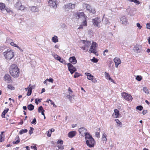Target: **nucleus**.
I'll use <instances>...</instances> for the list:
<instances>
[{"instance_id": "1", "label": "nucleus", "mask_w": 150, "mask_h": 150, "mask_svg": "<svg viewBox=\"0 0 150 150\" xmlns=\"http://www.w3.org/2000/svg\"><path fill=\"white\" fill-rule=\"evenodd\" d=\"M85 139L86 140V143L90 147H93L95 143L94 139L89 133L87 132L85 135Z\"/></svg>"}, {"instance_id": "2", "label": "nucleus", "mask_w": 150, "mask_h": 150, "mask_svg": "<svg viewBox=\"0 0 150 150\" xmlns=\"http://www.w3.org/2000/svg\"><path fill=\"white\" fill-rule=\"evenodd\" d=\"M10 73L11 75L14 77H17L19 76V69L17 65L13 64L10 67Z\"/></svg>"}, {"instance_id": "3", "label": "nucleus", "mask_w": 150, "mask_h": 150, "mask_svg": "<svg viewBox=\"0 0 150 150\" xmlns=\"http://www.w3.org/2000/svg\"><path fill=\"white\" fill-rule=\"evenodd\" d=\"M5 58L7 60H10L14 57V52L12 50L8 49L3 53Z\"/></svg>"}, {"instance_id": "4", "label": "nucleus", "mask_w": 150, "mask_h": 150, "mask_svg": "<svg viewBox=\"0 0 150 150\" xmlns=\"http://www.w3.org/2000/svg\"><path fill=\"white\" fill-rule=\"evenodd\" d=\"M75 5L71 3L67 4L65 5L63 7V9L67 11H69L70 10L74 8Z\"/></svg>"}, {"instance_id": "5", "label": "nucleus", "mask_w": 150, "mask_h": 150, "mask_svg": "<svg viewBox=\"0 0 150 150\" xmlns=\"http://www.w3.org/2000/svg\"><path fill=\"white\" fill-rule=\"evenodd\" d=\"M92 22L93 25L95 26L100 28V26L99 24L101 22V20L100 18L97 17L92 19Z\"/></svg>"}, {"instance_id": "6", "label": "nucleus", "mask_w": 150, "mask_h": 150, "mask_svg": "<svg viewBox=\"0 0 150 150\" xmlns=\"http://www.w3.org/2000/svg\"><path fill=\"white\" fill-rule=\"evenodd\" d=\"M121 95L125 99L130 101L132 100V98L130 94H128L126 93H122Z\"/></svg>"}, {"instance_id": "7", "label": "nucleus", "mask_w": 150, "mask_h": 150, "mask_svg": "<svg viewBox=\"0 0 150 150\" xmlns=\"http://www.w3.org/2000/svg\"><path fill=\"white\" fill-rule=\"evenodd\" d=\"M69 71L70 73L72 74L74 72L76 71V68L70 63H68L67 64Z\"/></svg>"}, {"instance_id": "8", "label": "nucleus", "mask_w": 150, "mask_h": 150, "mask_svg": "<svg viewBox=\"0 0 150 150\" xmlns=\"http://www.w3.org/2000/svg\"><path fill=\"white\" fill-rule=\"evenodd\" d=\"M133 50L134 52L136 53H141L143 51L142 46L140 45H137L135 46Z\"/></svg>"}, {"instance_id": "9", "label": "nucleus", "mask_w": 150, "mask_h": 150, "mask_svg": "<svg viewBox=\"0 0 150 150\" xmlns=\"http://www.w3.org/2000/svg\"><path fill=\"white\" fill-rule=\"evenodd\" d=\"M57 0H50L48 1V4L50 6L54 8H56L57 7L56 4Z\"/></svg>"}, {"instance_id": "10", "label": "nucleus", "mask_w": 150, "mask_h": 150, "mask_svg": "<svg viewBox=\"0 0 150 150\" xmlns=\"http://www.w3.org/2000/svg\"><path fill=\"white\" fill-rule=\"evenodd\" d=\"M74 16L76 18H77L78 19H79V18H81L82 17H83L85 19L86 17V16H85V14L83 12L75 13L74 14Z\"/></svg>"}, {"instance_id": "11", "label": "nucleus", "mask_w": 150, "mask_h": 150, "mask_svg": "<svg viewBox=\"0 0 150 150\" xmlns=\"http://www.w3.org/2000/svg\"><path fill=\"white\" fill-rule=\"evenodd\" d=\"M126 11L129 15H130L131 16H133V13L134 11H136L135 8H131L129 7V8H127Z\"/></svg>"}, {"instance_id": "12", "label": "nucleus", "mask_w": 150, "mask_h": 150, "mask_svg": "<svg viewBox=\"0 0 150 150\" xmlns=\"http://www.w3.org/2000/svg\"><path fill=\"white\" fill-rule=\"evenodd\" d=\"M69 61L70 63L73 64H76L77 62V60L74 56L70 57L69 59Z\"/></svg>"}, {"instance_id": "13", "label": "nucleus", "mask_w": 150, "mask_h": 150, "mask_svg": "<svg viewBox=\"0 0 150 150\" xmlns=\"http://www.w3.org/2000/svg\"><path fill=\"white\" fill-rule=\"evenodd\" d=\"M79 131L80 133L82 136H83L84 134L85 135L87 133V129L83 127H81L79 128Z\"/></svg>"}, {"instance_id": "14", "label": "nucleus", "mask_w": 150, "mask_h": 150, "mask_svg": "<svg viewBox=\"0 0 150 150\" xmlns=\"http://www.w3.org/2000/svg\"><path fill=\"white\" fill-rule=\"evenodd\" d=\"M4 78L5 80L7 83H9L12 81L10 76L8 74H6L5 75Z\"/></svg>"}, {"instance_id": "15", "label": "nucleus", "mask_w": 150, "mask_h": 150, "mask_svg": "<svg viewBox=\"0 0 150 150\" xmlns=\"http://www.w3.org/2000/svg\"><path fill=\"white\" fill-rule=\"evenodd\" d=\"M120 21L122 22V23L124 25H126L128 23L127 18L125 16L122 17L120 18Z\"/></svg>"}, {"instance_id": "16", "label": "nucleus", "mask_w": 150, "mask_h": 150, "mask_svg": "<svg viewBox=\"0 0 150 150\" xmlns=\"http://www.w3.org/2000/svg\"><path fill=\"white\" fill-rule=\"evenodd\" d=\"M76 133L75 131H71L68 133V136L69 138H72L76 135Z\"/></svg>"}, {"instance_id": "17", "label": "nucleus", "mask_w": 150, "mask_h": 150, "mask_svg": "<svg viewBox=\"0 0 150 150\" xmlns=\"http://www.w3.org/2000/svg\"><path fill=\"white\" fill-rule=\"evenodd\" d=\"M105 77L106 79H108L109 80H110L113 83H115V82H114V80L110 77V76L108 73L106 72H105Z\"/></svg>"}, {"instance_id": "18", "label": "nucleus", "mask_w": 150, "mask_h": 150, "mask_svg": "<svg viewBox=\"0 0 150 150\" xmlns=\"http://www.w3.org/2000/svg\"><path fill=\"white\" fill-rule=\"evenodd\" d=\"M114 113L112 114V116L115 118L118 117L119 115V111L117 109H115L114 111Z\"/></svg>"}, {"instance_id": "19", "label": "nucleus", "mask_w": 150, "mask_h": 150, "mask_svg": "<svg viewBox=\"0 0 150 150\" xmlns=\"http://www.w3.org/2000/svg\"><path fill=\"white\" fill-rule=\"evenodd\" d=\"M21 3L19 1H18L14 5V7L17 10L21 6Z\"/></svg>"}, {"instance_id": "20", "label": "nucleus", "mask_w": 150, "mask_h": 150, "mask_svg": "<svg viewBox=\"0 0 150 150\" xmlns=\"http://www.w3.org/2000/svg\"><path fill=\"white\" fill-rule=\"evenodd\" d=\"M31 11L33 12H36L38 11V8L37 6H33L30 8Z\"/></svg>"}, {"instance_id": "21", "label": "nucleus", "mask_w": 150, "mask_h": 150, "mask_svg": "<svg viewBox=\"0 0 150 150\" xmlns=\"http://www.w3.org/2000/svg\"><path fill=\"white\" fill-rule=\"evenodd\" d=\"M85 74L87 76V78L89 80H91L93 77V76L89 73H86Z\"/></svg>"}, {"instance_id": "22", "label": "nucleus", "mask_w": 150, "mask_h": 150, "mask_svg": "<svg viewBox=\"0 0 150 150\" xmlns=\"http://www.w3.org/2000/svg\"><path fill=\"white\" fill-rule=\"evenodd\" d=\"M55 130L53 128L50 129L48 132L47 133V136L48 137H50L51 136V133L52 132H54Z\"/></svg>"}, {"instance_id": "23", "label": "nucleus", "mask_w": 150, "mask_h": 150, "mask_svg": "<svg viewBox=\"0 0 150 150\" xmlns=\"http://www.w3.org/2000/svg\"><path fill=\"white\" fill-rule=\"evenodd\" d=\"M114 61L115 63L120 64L121 63V61L120 59L117 57H115L114 58Z\"/></svg>"}, {"instance_id": "24", "label": "nucleus", "mask_w": 150, "mask_h": 150, "mask_svg": "<svg viewBox=\"0 0 150 150\" xmlns=\"http://www.w3.org/2000/svg\"><path fill=\"white\" fill-rule=\"evenodd\" d=\"M83 6L84 8H86V9L88 10H89V9L91 8V7L90 5L86 4H83Z\"/></svg>"}, {"instance_id": "25", "label": "nucleus", "mask_w": 150, "mask_h": 150, "mask_svg": "<svg viewBox=\"0 0 150 150\" xmlns=\"http://www.w3.org/2000/svg\"><path fill=\"white\" fill-rule=\"evenodd\" d=\"M52 42L54 43H56L58 42L57 37L55 35H54L52 38Z\"/></svg>"}, {"instance_id": "26", "label": "nucleus", "mask_w": 150, "mask_h": 150, "mask_svg": "<svg viewBox=\"0 0 150 150\" xmlns=\"http://www.w3.org/2000/svg\"><path fill=\"white\" fill-rule=\"evenodd\" d=\"M34 106L32 104L28 105V109L30 110L31 111L33 110Z\"/></svg>"}, {"instance_id": "27", "label": "nucleus", "mask_w": 150, "mask_h": 150, "mask_svg": "<svg viewBox=\"0 0 150 150\" xmlns=\"http://www.w3.org/2000/svg\"><path fill=\"white\" fill-rule=\"evenodd\" d=\"M8 110L9 109L8 108H7L6 109L4 110L1 115L2 117H4L6 114L8 112Z\"/></svg>"}, {"instance_id": "28", "label": "nucleus", "mask_w": 150, "mask_h": 150, "mask_svg": "<svg viewBox=\"0 0 150 150\" xmlns=\"http://www.w3.org/2000/svg\"><path fill=\"white\" fill-rule=\"evenodd\" d=\"M96 48H93V49H90L89 50V52L90 53H94V54H96Z\"/></svg>"}, {"instance_id": "29", "label": "nucleus", "mask_w": 150, "mask_h": 150, "mask_svg": "<svg viewBox=\"0 0 150 150\" xmlns=\"http://www.w3.org/2000/svg\"><path fill=\"white\" fill-rule=\"evenodd\" d=\"M5 4L2 3H0V10L1 11L4 10V8L5 7Z\"/></svg>"}, {"instance_id": "30", "label": "nucleus", "mask_w": 150, "mask_h": 150, "mask_svg": "<svg viewBox=\"0 0 150 150\" xmlns=\"http://www.w3.org/2000/svg\"><path fill=\"white\" fill-rule=\"evenodd\" d=\"M103 23L104 24L106 25L110 24V22L109 21L108 18H105L103 21Z\"/></svg>"}, {"instance_id": "31", "label": "nucleus", "mask_w": 150, "mask_h": 150, "mask_svg": "<svg viewBox=\"0 0 150 150\" xmlns=\"http://www.w3.org/2000/svg\"><path fill=\"white\" fill-rule=\"evenodd\" d=\"M27 131L28 130L26 129H22L19 132V134H22L24 133L27 132Z\"/></svg>"}, {"instance_id": "32", "label": "nucleus", "mask_w": 150, "mask_h": 150, "mask_svg": "<svg viewBox=\"0 0 150 150\" xmlns=\"http://www.w3.org/2000/svg\"><path fill=\"white\" fill-rule=\"evenodd\" d=\"M60 62L63 63L64 64H66V62L63 59H62L60 57L59 58V59H57Z\"/></svg>"}, {"instance_id": "33", "label": "nucleus", "mask_w": 150, "mask_h": 150, "mask_svg": "<svg viewBox=\"0 0 150 150\" xmlns=\"http://www.w3.org/2000/svg\"><path fill=\"white\" fill-rule=\"evenodd\" d=\"M88 10L90 13H91L93 14H94L96 13V11L94 8H91L89 9V10Z\"/></svg>"}, {"instance_id": "34", "label": "nucleus", "mask_w": 150, "mask_h": 150, "mask_svg": "<svg viewBox=\"0 0 150 150\" xmlns=\"http://www.w3.org/2000/svg\"><path fill=\"white\" fill-rule=\"evenodd\" d=\"M96 42H93L91 46L90 49L95 48L96 47Z\"/></svg>"}, {"instance_id": "35", "label": "nucleus", "mask_w": 150, "mask_h": 150, "mask_svg": "<svg viewBox=\"0 0 150 150\" xmlns=\"http://www.w3.org/2000/svg\"><path fill=\"white\" fill-rule=\"evenodd\" d=\"M52 55L53 56L54 58L57 60H58V59H59V58L60 57L57 54H52Z\"/></svg>"}, {"instance_id": "36", "label": "nucleus", "mask_w": 150, "mask_h": 150, "mask_svg": "<svg viewBox=\"0 0 150 150\" xmlns=\"http://www.w3.org/2000/svg\"><path fill=\"white\" fill-rule=\"evenodd\" d=\"M16 138L18 139V140H16V142H13V144H17L20 142L19 136H17L16 137Z\"/></svg>"}, {"instance_id": "37", "label": "nucleus", "mask_w": 150, "mask_h": 150, "mask_svg": "<svg viewBox=\"0 0 150 150\" xmlns=\"http://www.w3.org/2000/svg\"><path fill=\"white\" fill-rule=\"evenodd\" d=\"M99 132H96L95 136L98 138H99L100 137V135L99 133L100 131V128H98V130Z\"/></svg>"}, {"instance_id": "38", "label": "nucleus", "mask_w": 150, "mask_h": 150, "mask_svg": "<svg viewBox=\"0 0 150 150\" xmlns=\"http://www.w3.org/2000/svg\"><path fill=\"white\" fill-rule=\"evenodd\" d=\"M143 91L145 93L147 94L149 93V91L146 87H144L143 88Z\"/></svg>"}, {"instance_id": "39", "label": "nucleus", "mask_w": 150, "mask_h": 150, "mask_svg": "<svg viewBox=\"0 0 150 150\" xmlns=\"http://www.w3.org/2000/svg\"><path fill=\"white\" fill-rule=\"evenodd\" d=\"M142 77L141 76H136V79L139 81H140L142 80Z\"/></svg>"}, {"instance_id": "40", "label": "nucleus", "mask_w": 150, "mask_h": 150, "mask_svg": "<svg viewBox=\"0 0 150 150\" xmlns=\"http://www.w3.org/2000/svg\"><path fill=\"white\" fill-rule=\"evenodd\" d=\"M28 91L27 93V95L28 96H30L31 95L32 91H31V88L28 89Z\"/></svg>"}, {"instance_id": "41", "label": "nucleus", "mask_w": 150, "mask_h": 150, "mask_svg": "<svg viewBox=\"0 0 150 150\" xmlns=\"http://www.w3.org/2000/svg\"><path fill=\"white\" fill-rule=\"evenodd\" d=\"M35 87V85H33L30 86V84L29 85V87H28L27 88H26L25 89H30L31 88V91H32V89L34 88Z\"/></svg>"}, {"instance_id": "42", "label": "nucleus", "mask_w": 150, "mask_h": 150, "mask_svg": "<svg viewBox=\"0 0 150 150\" xmlns=\"http://www.w3.org/2000/svg\"><path fill=\"white\" fill-rule=\"evenodd\" d=\"M143 109V107L141 105H139L136 107V109L140 111H141Z\"/></svg>"}, {"instance_id": "43", "label": "nucleus", "mask_w": 150, "mask_h": 150, "mask_svg": "<svg viewBox=\"0 0 150 150\" xmlns=\"http://www.w3.org/2000/svg\"><path fill=\"white\" fill-rule=\"evenodd\" d=\"M81 75L80 74L76 72L75 73V74L74 76V77L75 78H77L79 77V76Z\"/></svg>"}, {"instance_id": "44", "label": "nucleus", "mask_w": 150, "mask_h": 150, "mask_svg": "<svg viewBox=\"0 0 150 150\" xmlns=\"http://www.w3.org/2000/svg\"><path fill=\"white\" fill-rule=\"evenodd\" d=\"M91 60L92 62L95 63H96L98 61V59H97L96 58L94 57H93Z\"/></svg>"}, {"instance_id": "45", "label": "nucleus", "mask_w": 150, "mask_h": 150, "mask_svg": "<svg viewBox=\"0 0 150 150\" xmlns=\"http://www.w3.org/2000/svg\"><path fill=\"white\" fill-rule=\"evenodd\" d=\"M62 144H61L60 145H58L57 146L58 148V149H60L61 150H62L64 149V146L63 145H62Z\"/></svg>"}, {"instance_id": "46", "label": "nucleus", "mask_w": 150, "mask_h": 150, "mask_svg": "<svg viewBox=\"0 0 150 150\" xmlns=\"http://www.w3.org/2000/svg\"><path fill=\"white\" fill-rule=\"evenodd\" d=\"M43 110H44L42 106H41L39 107L38 109V111L39 112H40L41 111H42Z\"/></svg>"}, {"instance_id": "47", "label": "nucleus", "mask_w": 150, "mask_h": 150, "mask_svg": "<svg viewBox=\"0 0 150 150\" xmlns=\"http://www.w3.org/2000/svg\"><path fill=\"white\" fill-rule=\"evenodd\" d=\"M42 100L41 99H35V103L37 105L38 104V102H41V100Z\"/></svg>"}, {"instance_id": "48", "label": "nucleus", "mask_w": 150, "mask_h": 150, "mask_svg": "<svg viewBox=\"0 0 150 150\" xmlns=\"http://www.w3.org/2000/svg\"><path fill=\"white\" fill-rule=\"evenodd\" d=\"M7 88L9 89H11V90L14 89V87L12 86L11 85H9L8 86Z\"/></svg>"}, {"instance_id": "49", "label": "nucleus", "mask_w": 150, "mask_h": 150, "mask_svg": "<svg viewBox=\"0 0 150 150\" xmlns=\"http://www.w3.org/2000/svg\"><path fill=\"white\" fill-rule=\"evenodd\" d=\"M25 7L23 6L21 4V6H20V7L18 9V10H23L24 9Z\"/></svg>"}, {"instance_id": "50", "label": "nucleus", "mask_w": 150, "mask_h": 150, "mask_svg": "<svg viewBox=\"0 0 150 150\" xmlns=\"http://www.w3.org/2000/svg\"><path fill=\"white\" fill-rule=\"evenodd\" d=\"M30 129L29 131V133L30 135H31L33 133V131L34 130V129L32 127H30Z\"/></svg>"}, {"instance_id": "51", "label": "nucleus", "mask_w": 150, "mask_h": 150, "mask_svg": "<svg viewBox=\"0 0 150 150\" xmlns=\"http://www.w3.org/2000/svg\"><path fill=\"white\" fill-rule=\"evenodd\" d=\"M4 10H6L7 12L8 13H9L11 11L9 9L7 8V7L5 6V7L4 8Z\"/></svg>"}, {"instance_id": "52", "label": "nucleus", "mask_w": 150, "mask_h": 150, "mask_svg": "<svg viewBox=\"0 0 150 150\" xmlns=\"http://www.w3.org/2000/svg\"><path fill=\"white\" fill-rule=\"evenodd\" d=\"M49 101H50V103L51 104H52L53 105L54 107L55 108L57 107V105H55L54 102H53L52 100L50 99H49Z\"/></svg>"}, {"instance_id": "53", "label": "nucleus", "mask_w": 150, "mask_h": 150, "mask_svg": "<svg viewBox=\"0 0 150 150\" xmlns=\"http://www.w3.org/2000/svg\"><path fill=\"white\" fill-rule=\"evenodd\" d=\"M86 42V43L85 45L84 46L88 47L90 45L89 44L90 43V42L89 41H87Z\"/></svg>"}, {"instance_id": "54", "label": "nucleus", "mask_w": 150, "mask_h": 150, "mask_svg": "<svg viewBox=\"0 0 150 150\" xmlns=\"http://www.w3.org/2000/svg\"><path fill=\"white\" fill-rule=\"evenodd\" d=\"M31 123L35 125L36 123V119L35 118H34Z\"/></svg>"}, {"instance_id": "55", "label": "nucleus", "mask_w": 150, "mask_h": 150, "mask_svg": "<svg viewBox=\"0 0 150 150\" xmlns=\"http://www.w3.org/2000/svg\"><path fill=\"white\" fill-rule=\"evenodd\" d=\"M63 143V141L62 140H58L57 142V144H62Z\"/></svg>"}, {"instance_id": "56", "label": "nucleus", "mask_w": 150, "mask_h": 150, "mask_svg": "<svg viewBox=\"0 0 150 150\" xmlns=\"http://www.w3.org/2000/svg\"><path fill=\"white\" fill-rule=\"evenodd\" d=\"M137 26L140 29L142 27V26L140 25V24L139 23H137Z\"/></svg>"}, {"instance_id": "57", "label": "nucleus", "mask_w": 150, "mask_h": 150, "mask_svg": "<svg viewBox=\"0 0 150 150\" xmlns=\"http://www.w3.org/2000/svg\"><path fill=\"white\" fill-rule=\"evenodd\" d=\"M10 44L11 46H13L16 47L17 45L16 44H15L13 42H11Z\"/></svg>"}, {"instance_id": "58", "label": "nucleus", "mask_w": 150, "mask_h": 150, "mask_svg": "<svg viewBox=\"0 0 150 150\" xmlns=\"http://www.w3.org/2000/svg\"><path fill=\"white\" fill-rule=\"evenodd\" d=\"M46 80L51 83H53L54 81L53 79L52 78H50L49 79H46Z\"/></svg>"}, {"instance_id": "59", "label": "nucleus", "mask_w": 150, "mask_h": 150, "mask_svg": "<svg viewBox=\"0 0 150 150\" xmlns=\"http://www.w3.org/2000/svg\"><path fill=\"white\" fill-rule=\"evenodd\" d=\"M133 2L135 3L137 5L139 4H140L139 1L137 0H134Z\"/></svg>"}, {"instance_id": "60", "label": "nucleus", "mask_w": 150, "mask_h": 150, "mask_svg": "<svg viewBox=\"0 0 150 150\" xmlns=\"http://www.w3.org/2000/svg\"><path fill=\"white\" fill-rule=\"evenodd\" d=\"M115 121L116 122V123L118 124H119V125H120L121 124V122H120L119 120L118 119H116L115 120Z\"/></svg>"}, {"instance_id": "61", "label": "nucleus", "mask_w": 150, "mask_h": 150, "mask_svg": "<svg viewBox=\"0 0 150 150\" xmlns=\"http://www.w3.org/2000/svg\"><path fill=\"white\" fill-rule=\"evenodd\" d=\"M146 28L148 29H150V23L146 24Z\"/></svg>"}, {"instance_id": "62", "label": "nucleus", "mask_w": 150, "mask_h": 150, "mask_svg": "<svg viewBox=\"0 0 150 150\" xmlns=\"http://www.w3.org/2000/svg\"><path fill=\"white\" fill-rule=\"evenodd\" d=\"M92 82L93 83H96L97 82V80H96V79L95 78H93V79H92L91 80Z\"/></svg>"}, {"instance_id": "63", "label": "nucleus", "mask_w": 150, "mask_h": 150, "mask_svg": "<svg viewBox=\"0 0 150 150\" xmlns=\"http://www.w3.org/2000/svg\"><path fill=\"white\" fill-rule=\"evenodd\" d=\"M83 25L84 26H86L87 25V22L86 20H85L84 21H83Z\"/></svg>"}, {"instance_id": "64", "label": "nucleus", "mask_w": 150, "mask_h": 150, "mask_svg": "<svg viewBox=\"0 0 150 150\" xmlns=\"http://www.w3.org/2000/svg\"><path fill=\"white\" fill-rule=\"evenodd\" d=\"M31 148L32 149H33L34 150H37V147L36 146H31Z\"/></svg>"}]
</instances>
